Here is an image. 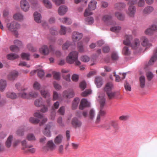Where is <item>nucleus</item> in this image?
I'll use <instances>...</instances> for the list:
<instances>
[{
  "label": "nucleus",
  "mask_w": 157,
  "mask_h": 157,
  "mask_svg": "<svg viewBox=\"0 0 157 157\" xmlns=\"http://www.w3.org/2000/svg\"><path fill=\"white\" fill-rule=\"evenodd\" d=\"M20 84L17 83L15 86L17 89L20 91L18 94L19 97L25 99H29L30 97L36 98L38 95V93L34 91H31L29 92L27 89L20 88Z\"/></svg>",
  "instance_id": "nucleus-1"
},
{
  "label": "nucleus",
  "mask_w": 157,
  "mask_h": 157,
  "mask_svg": "<svg viewBox=\"0 0 157 157\" xmlns=\"http://www.w3.org/2000/svg\"><path fill=\"white\" fill-rule=\"evenodd\" d=\"M98 100L100 104V110L98 114L97 117L96 121L97 122L100 121L101 117L104 116L106 113L104 109V107L106 104L105 98L104 96L99 95Z\"/></svg>",
  "instance_id": "nucleus-2"
},
{
  "label": "nucleus",
  "mask_w": 157,
  "mask_h": 157,
  "mask_svg": "<svg viewBox=\"0 0 157 157\" xmlns=\"http://www.w3.org/2000/svg\"><path fill=\"white\" fill-rule=\"evenodd\" d=\"M78 52L77 51L72 52L70 53L66 58L67 62L70 64H72L74 62L77 65H79L81 62L78 60Z\"/></svg>",
  "instance_id": "nucleus-3"
},
{
  "label": "nucleus",
  "mask_w": 157,
  "mask_h": 157,
  "mask_svg": "<svg viewBox=\"0 0 157 157\" xmlns=\"http://www.w3.org/2000/svg\"><path fill=\"white\" fill-rule=\"evenodd\" d=\"M7 26L9 29L13 32L14 34L16 37L18 35V33L16 29H19L20 28V25L17 22L13 21L10 23H8Z\"/></svg>",
  "instance_id": "nucleus-4"
},
{
  "label": "nucleus",
  "mask_w": 157,
  "mask_h": 157,
  "mask_svg": "<svg viewBox=\"0 0 157 157\" xmlns=\"http://www.w3.org/2000/svg\"><path fill=\"white\" fill-rule=\"evenodd\" d=\"M113 85L112 83H107L104 88V90L106 92V94L109 99L113 98L115 95L116 92L112 91L113 88Z\"/></svg>",
  "instance_id": "nucleus-5"
},
{
  "label": "nucleus",
  "mask_w": 157,
  "mask_h": 157,
  "mask_svg": "<svg viewBox=\"0 0 157 157\" xmlns=\"http://www.w3.org/2000/svg\"><path fill=\"white\" fill-rule=\"evenodd\" d=\"M97 2L94 0H92L90 2L88 5V8L86 9L84 13V16L86 17L91 15L92 13L91 10H94L96 8Z\"/></svg>",
  "instance_id": "nucleus-6"
},
{
  "label": "nucleus",
  "mask_w": 157,
  "mask_h": 157,
  "mask_svg": "<svg viewBox=\"0 0 157 157\" xmlns=\"http://www.w3.org/2000/svg\"><path fill=\"white\" fill-rule=\"evenodd\" d=\"M21 144L23 146L22 149L25 152L27 153L30 152L32 153H33L35 152V148H30L33 147V146L32 145H27L26 140H24L22 141L21 142Z\"/></svg>",
  "instance_id": "nucleus-7"
},
{
  "label": "nucleus",
  "mask_w": 157,
  "mask_h": 157,
  "mask_svg": "<svg viewBox=\"0 0 157 157\" xmlns=\"http://www.w3.org/2000/svg\"><path fill=\"white\" fill-rule=\"evenodd\" d=\"M53 49L54 48L52 45H50L49 48L47 46L44 45L40 48V51L42 54L47 55L49 54L50 51H53Z\"/></svg>",
  "instance_id": "nucleus-8"
},
{
  "label": "nucleus",
  "mask_w": 157,
  "mask_h": 157,
  "mask_svg": "<svg viewBox=\"0 0 157 157\" xmlns=\"http://www.w3.org/2000/svg\"><path fill=\"white\" fill-rule=\"evenodd\" d=\"M41 95L44 98H47L46 102L48 106L51 105V98L50 97V94L48 91L41 90L40 91Z\"/></svg>",
  "instance_id": "nucleus-9"
},
{
  "label": "nucleus",
  "mask_w": 157,
  "mask_h": 157,
  "mask_svg": "<svg viewBox=\"0 0 157 157\" xmlns=\"http://www.w3.org/2000/svg\"><path fill=\"white\" fill-rule=\"evenodd\" d=\"M14 43L17 46L11 45L10 47V49L13 52H18L19 50V48L18 46L20 47L22 45V42L19 40H14Z\"/></svg>",
  "instance_id": "nucleus-10"
},
{
  "label": "nucleus",
  "mask_w": 157,
  "mask_h": 157,
  "mask_svg": "<svg viewBox=\"0 0 157 157\" xmlns=\"http://www.w3.org/2000/svg\"><path fill=\"white\" fill-rule=\"evenodd\" d=\"M53 126V124L52 122L49 123L46 125L44 130L43 132V134L47 136L50 137L51 136V132L50 129Z\"/></svg>",
  "instance_id": "nucleus-11"
},
{
  "label": "nucleus",
  "mask_w": 157,
  "mask_h": 157,
  "mask_svg": "<svg viewBox=\"0 0 157 157\" xmlns=\"http://www.w3.org/2000/svg\"><path fill=\"white\" fill-rule=\"evenodd\" d=\"M21 9L24 11L26 12L29 10L30 5L27 0H21L20 2Z\"/></svg>",
  "instance_id": "nucleus-12"
},
{
  "label": "nucleus",
  "mask_w": 157,
  "mask_h": 157,
  "mask_svg": "<svg viewBox=\"0 0 157 157\" xmlns=\"http://www.w3.org/2000/svg\"><path fill=\"white\" fill-rule=\"evenodd\" d=\"M82 36L83 34L82 33L75 31L73 33L72 39L73 41L76 42L81 39Z\"/></svg>",
  "instance_id": "nucleus-13"
},
{
  "label": "nucleus",
  "mask_w": 157,
  "mask_h": 157,
  "mask_svg": "<svg viewBox=\"0 0 157 157\" xmlns=\"http://www.w3.org/2000/svg\"><path fill=\"white\" fill-rule=\"evenodd\" d=\"M74 94L73 90L71 89L65 90L63 92V97L66 98H72L74 96Z\"/></svg>",
  "instance_id": "nucleus-14"
},
{
  "label": "nucleus",
  "mask_w": 157,
  "mask_h": 157,
  "mask_svg": "<svg viewBox=\"0 0 157 157\" xmlns=\"http://www.w3.org/2000/svg\"><path fill=\"white\" fill-rule=\"evenodd\" d=\"M71 124L75 128L80 127L82 125V122L77 117H75L72 120Z\"/></svg>",
  "instance_id": "nucleus-15"
},
{
  "label": "nucleus",
  "mask_w": 157,
  "mask_h": 157,
  "mask_svg": "<svg viewBox=\"0 0 157 157\" xmlns=\"http://www.w3.org/2000/svg\"><path fill=\"white\" fill-rule=\"evenodd\" d=\"M90 103L86 98H82L79 106V109L81 110L84 109V107L90 106Z\"/></svg>",
  "instance_id": "nucleus-16"
},
{
  "label": "nucleus",
  "mask_w": 157,
  "mask_h": 157,
  "mask_svg": "<svg viewBox=\"0 0 157 157\" xmlns=\"http://www.w3.org/2000/svg\"><path fill=\"white\" fill-rule=\"evenodd\" d=\"M136 8L134 6H129L127 12L128 15L131 17H134L136 12Z\"/></svg>",
  "instance_id": "nucleus-17"
},
{
  "label": "nucleus",
  "mask_w": 157,
  "mask_h": 157,
  "mask_svg": "<svg viewBox=\"0 0 157 157\" xmlns=\"http://www.w3.org/2000/svg\"><path fill=\"white\" fill-rule=\"evenodd\" d=\"M95 83L98 88H100L101 86L103 81L102 78L100 76H97L95 77Z\"/></svg>",
  "instance_id": "nucleus-18"
},
{
  "label": "nucleus",
  "mask_w": 157,
  "mask_h": 157,
  "mask_svg": "<svg viewBox=\"0 0 157 157\" xmlns=\"http://www.w3.org/2000/svg\"><path fill=\"white\" fill-rule=\"evenodd\" d=\"M61 28L59 32L61 35H65L67 33H70L71 31V29L69 27H66L61 25Z\"/></svg>",
  "instance_id": "nucleus-19"
},
{
  "label": "nucleus",
  "mask_w": 157,
  "mask_h": 157,
  "mask_svg": "<svg viewBox=\"0 0 157 157\" xmlns=\"http://www.w3.org/2000/svg\"><path fill=\"white\" fill-rule=\"evenodd\" d=\"M157 59V48L154 51L153 55L151 56L150 60L148 64L149 65H152Z\"/></svg>",
  "instance_id": "nucleus-20"
},
{
  "label": "nucleus",
  "mask_w": 157,
  "mask_h": 157,
  "mask_svg": "<svg viewBox=\"0 0 157 157\" xmlns=\"http://www.w3.org/2000/svg\"><path fill=\"white\" fill-rule=\"evenodd\" d=\"M67 7L65 6H60L58 10L59 14L60 15H63L67 11Z\"/></svg>",
  "instance_id": "nucleus-21"
},
{
  "label": "nucleus",
  "mask_w": 157,
  "mask_h": 157,
  "mask_svg": "<svg viewBox=\"0 0 157 157\" xmlns=\"http://www.w3.org/2000/svg\"><path fill=\"white\" fill-rule=\"evenodd\" d=\"M141 41L142 42L141 44L143 46L150 47L152 44L149 43L147 39L145 36H143L141 38Z\"/></svg>",
  "instance_id": "nucleus-22"
},
{
  "label": "nucleus",
  "mask_w": 157,
  "mask_h": 157,
  "mask_svg": "<svg viewBox=\"0 0 157 157\" xmlns=\"http://www.w3.org/2000/svg\"><path fill=\"white\" fill-rule=\"evenodd\" d=\"M133 38L132 36L126 35L125 36V39L123 41V43L126 45H128L130 44L131 40Z\"/></svg>",
  "instance_id": "nucleus-23"
},
{
  "label": "nucleus",
  "mask_w": 157,
  "mask_h": 157,
  "mask_svg": "<svg viewBox=\"0 0 157 157\" xmlns=\"http://www.w3.org/2000/svg\"><path fill=\"white\" fill-rule=\"evenodd\" d=\"M18 75L17 71H14L11 72L10 74L8 76V79L10 80H14L17 77Z\"/></svg>",
  "instance_id": "nucleus-24"
},
{
  "label": "nucleus",
  "mask_w": 157,
  "mask_h": 157,
  "mask_svg": "<svg viewBox=\"0 0 157 157\" xmlns=\"http://www.w3.org/2000/svg\"><path fill=\"white\" fill-rule=\"evenodd\" d=\"M140 86L141 88H144L146 83V78L144 75L140 76L139 78Z\"/></svg>",
  "instance_id": "nucleus-25"
},
{
  "label": "nucleus",
  "mask_w": 157,
  "mask_h": 157,
  "mask_svg": "<svg viewBox=\"0 0 157 157\" xmlns=\"http://www.w3.org/2000/svg\"><path fill=\"white\" fill-rule=\"evenodd\" d=\"M34 17L35 21L37 23H41V16L40 13H38L37 12H36L34 13Z\"/></svg>",
  "instance_id": "nucleus-26"
},
{
  "label": "nucleus",
  "mask_w": 157,
  "mask_h": 157,
  "mask_svg": "<svg viewBox=\"0 0 157 157\" xmlns=\"http://www.w3.org/2000/svg\"><path fill=\"white\" fill-rule=\"evenodd\" d=\"M112 17L110 15H105L104 16L102 20L105 23L110 25V22L112 20Z\"/></svg>",
  "instance_id": "nucleus-27"
},
{
  "label": "nucleus",
  "mask_w": 157,
  "mask_h": 157,
  "mask_svg": "<svg viewBox=\"0 0 157 157\" xmlns=\"http://www.w3.org/2000/svg\"><path fill=\"white\" fill-rule=\"evenodd\" d=\"M59 20L60 22L66 24L68 25H71L72 22L71 20L69 18L65 17L59 18Z\"/></svg>",
  "instance_id": "nucleus-28"
},
{
  "label": "nucleus",
  "mask_w": 157,
  "mask_h": 157,
  "mask_svg": "<svg viewBox=\"0 0 157 157\" xmlns=\"http://www.w3.org/2000/svg\"><path fill=\"white\" fill-rule=\"evenodd\" d=\"M7 86L6 82L5 80H0V91H3L5 89Z\"/></svg>",
  "instance_id": "nucleus-29"
},
{
  "label": "nucleus",
  "mask_w": 157,
  "mask_h": 157,
  "mask_svg": "<svg viewBox=\"0 0 157 157\" xmlns=\"http://www.w3.org/2000/svg\"><path fill=\"white\" fill-rule=\"evenodd\" d=\"M154 10L153 8L151 6H147L143 10V13L144 14H149L152 12Z\"/></svg>",
  "instance_id": "nucleus-30"
},
{
  "label": "nucleus",
  "mask_w": 157,
  "mask_h": 157,
  "mask_svg": "<svg viewBox=\"0 0 157 157\" xmlns=\"http://www.w3.org/2000/svg\"><path fill=\"white\" fill-rule=\"evenodd\" d=\"M126 5L124 2L117 3L115 5V8L118 10H121L125 7Z\"/></svg>",
  "instance_id": "nucleus-31"
},
{
  "label": "nucleus",
  "mask_w": 157,
  "mask_h": 157,
  "mask_svg": "<svg viewBox=\"0 0 157 157\" xmlns=\"http://www.w3.org/2000/svg\"><path fill=\"white\" fill-rule=\"evenodd\" d=\"M140 45V42L139 39H136L135 40L133 43L131 44V47L133 49H136Z\"/></svg>",
  "instance_id": "nucleus-32"
},
{
  "label": "nucleus",
  "mask_w": 157,
  "mask_h": 157,
  "mask_svg": "<svg viewBox=\"0 0 157 157\" xmlns=\"http://www.w3.org/2000/svg\"><path fill=\"white\" fill-rule=\"evenodd\" d=\"M7 57L8 59L12 60L19 58V56L15 53H11L8 54L7 55Z\"/></svg>",
  "instance_id": "nucleus-33"
},
{
  "label": "nucleus",
  "mask_w": 157,
  "mask_h": 157,
  "mask_svg": "<svg viewBox=\"0 0 157 157\" xmlns=\"http://www.w3.org/2000/svg\"><path fill=\"white\" fill-rule=\"evenodd\" d=\"M86 24L88 25H91L94 22V18L92 17H88L85 19Z\"/></svg>",
  "instance_id": "nucleus-34"
},
{
  "label": "nucleus",
  "mask_w": 157,
  "mask_h": 157,
  "mask_svg": "<svg viewBox=\"0 0 157 157\" xmlns=\"http://www.w3.org/2000/svg\"><path fill=\"white\" fill-rule=\"evenodd\" d=\"M13 18L16 20L21 21L23 20V15L21 13H18L13 15Z\"/></svg>",
  "instance_id": "nucleus-35"
},
{
  "label": "nucleus",
  "mask_w": 157,
  "mask_h": 157,
  "mask_svg": "<svg viewBox=\"0 0 157 157\" xmlns=\"http://www.w3.org/2000/svg\"><path fill=\"white\" fill-rule=\"evenodd\" d=\"M79 101L80 99L78 98H76L74 99L72 104V108L73 109H75L77 108L78 106Z\"/></svg>",
  "instance_id": "nucleus-36"
},
{
  "label": "nucleus",
  "mask_w": 157,
  "mask_h": 157,
  "mask_svg": "<svg viewBox=\"0 0 157 157\" xmlns=\"http://www.w3.org/2000/svg\"><path fill=\"white\" fill-rule=\"evenodd\" d=\"M13 138V136L12 135H10L8 138L6 142V145L7 147H9L11 146Z\"/></svg>",
  "instance_id": "nucleus-37"
},
{
  "label": "nucleus",
  "mask_w": 157,
  "mask_h": 157,
  "mask_svg": "<svg viewBox=\"0 0 157 157\" xmlns=\"http://www.w3.org/2000/svg\"><path fill=\"white\" fill-rule=\"evenodd\" d=\"M43 2L44 6L48 9H51L52 7V4L49 0H43Z\"/></svg>",
  "instance_id": "nucleus-38"
},
{
  "label": "nucleus",
  "mask_w": 157,
  "mask_h": 157,
  "mask_svg": "<svg viewBox=\"0 0 157 157\" xmlns=\"http://www.w3.org/2000/svg\"><path fill=\"white\" fill-rule=\"evenodd\" d=\"M123 54L124 55L129 56L131 54V51L127 47H124L122 50Z\"/></svg>",
  "instance_id": "nucleus-39"
},
{
  "label": "nucleus",
  "mask_w": 157,
  "mask_h": 157,
  "mask_svg": "<svg viewBox=\"0 0 157 157\" xmlns=\"http://www.w3.org/2000/svg\"><path fill=\"white\" fill-rule=\"evenodd\" d=\"M115 15L117 19L120 20H123L124 18V15L119 12H116Z\"/></svg>",
  "instance_id": "nucleus-40"
},
{
  "label": "nucleus",
  "mask_w": 157,
  "mask_h": 157,
  "mask_svg": "<svg viewBox=\"0 0 157 157\" xmlns=\"http://www.w3.org/2000/svg\"><path fill=\"white\" fill-rule=\"evenodd\" d=\"M30 54L29 53L23 52L21 54V58L23 59L29 60L30 59Z\"/></svg>",
  "instance_id": "nucleus-41"
},
{
  "label": "nucleus",
  "mask_w": 157,
  "mask_h": 157,
  "mask_svg": "<svg viewBox=\"0 0 157 157\" xmlns=\"http://www.w3.org/2000/svg\"><path fill=\"white\" fill-rule=\"evenodd\" d=\"M6 96L7 97L13 99L16 98L17 97V95L16 93L12 92L7 93Z\"/></svg>",
  "instance_id": "nucleus-42"
},
{
  "label": "nucleus",
  "mask_w": 157,
  "mask_h": 157,
  "mask_svg": "<svg viewBox=\"0 0 157 157\" xmlns=\"http://www.w3.org/2000/svg\"><path fill=\"white\" fill-rule=\"evenodd\" d=\"M27 139L29 141H34L36 140L34 134L32 133H29L27 136Z\"/></svg>",
  "instance_id": "nucleus-43"
},
{
  "label": "nucleus",
  "mask_w": 157,
  "mask_h": 157,
  "mask_svg": "<svg viewBox=\"0 0 157 157\" xmlns=\"http://www.w3.org/2000/svg\"><path fill=\"white\" fill-rule=\"evenodd\" d=\"M24 128L23 127H21L17 130L16 133L19 136H22L24 134Z\"/></svg>",
  "instance_id": "nucleus-44"
},
{
  "label": "nucleus",
  "mask_w": 157,
  "mask_h": 157,
  "mask_svg": "<svg viewBox=\"0 0 157 157\" xmlns=\"http://www.w3.org/2000/svg\"><path fill=\"white\" fill-rule=\"evenodd\" d=\"M147 79L149 81H150L153 78L154 75L151 71H148L146 74Z\"/></svg>",
  "instance_id": "nucleus-45"
},
{
  "label": "nucleus",
  "mask_w": 157,
  "mask_h": 157,
  "mask_svg": "<svg viewBox=\"0 0 157 157\" xmlns=\"http://www.w3.org/2000/svg\"><path fill=\"white\" fill-rule=\"evenodd\" d=\"M63 137L61 135H59L55 138V142L56 144H58L61 142Z\"/></svg>",
  "instance_id": "nucleus-46"
},
{
  "label": "nucleus",
  "mask_w": 157,
  "mask_h": 157,
  "mask_svg": "<svg viewBox=\"0 0 157 157\" xmlns=\"http://www.w3.org/2000/svg\"><path fill=\"white\" fill-rule=\"evenodd\" d=\"M121 27L119 26H114L111 28V30L114 32L118 33L121 30Z\"/></svg>",
  "instance_id": "nucleus-47"
},
{
  "label": "nucleus",
  "mask_w": 157,
  "mask_h": 157,
  "mask_svg": "<svg viewBox=\"0 0 157 157\" xmlns=\"http://www.w3.org/2000/svg\"><path fill=\"white\" fill-rule=\"evenodd\" d=\"M71 45V42L69 41H67L63 45L62 48L64 50H66Z\"/></svg>",
  "instance_id": "nucleus-48"
},
{
  "label": "nucleus",
  "mask_w": 157,
  "mask_h": 157,
  "mask_svg": "<svg viewBox=\"0 0 157 157\" xmlns=\"http://www.w3.org/2000/svg\"><path fill=\"white\" fill-rule=\"evenodd\" d=\"M42 99L40 98L39 99H36L35 102V104L37 107H40L42 104Z\"/></svg>",
  "instance_id": "nucleus-49"
},
{
  "label": "nucleus",
  "mask_w": 157,
  "mask_h": 157,
  "mask_svg": "<svg viewBox=\"0 0 157 157\" xmlns=\"http://www.w3.org/2000/svg\"><path fill=\"white\" fill-rule=\"evenodd\" d=\"M78 48L79 52H82L84 51L83 43L82 42L80 41L78 43Z\"/></svg>",
  "instance_id": "nucleus-50"
},
{
  "label": "nucleus",
  "mask_w": 157,
  "mask_h": 157,
  "mask_svg": "<svg viewBox=\"0 0 157 157\" xmlns=\"http://www.w3.org/2000/svg\"><path fill=\"white\" fill-rule=\"evenodd\" d=\"M29 121L31 123L34 124H37L38 123L40 120L37 118H36L33 117H31L29 119Z\"/></svg>",
  "instance_id": "nucleus-51"
},
{
  "label": "nucleus",
  "mask_w": 157,
  "mask_h": 157,
  "mask_svg": "<svg viewBox=\"0 0 157 157\" xmlns=\"http://www.w3.org/2000/svg\"><path fill=\"white\" fill-rule=\"evenodd\" d=\"M111 57L113 60H116L118 58V53L116 51L113 52L112 54Z\"/></svg>",
  "instance_id": "nucleus-52"
},
{
  "label": "nucleus",
  "mask_w": 157,
  "mask_h": 157,
  "mask_svg": "<svg viewBox=\"0 0 157 157\" xmlns=\"http://www.w3.org/2000/svg\"><path fill=\"white\" fill-rule=\"evenodd\" d=\"M27 47L28 49L30 51L35 52L36 51L37 49L36 48H34L32 44H28L27 45Z\"/></svg>",
  "instance_id": "nucleus-53"
},
{
  "label": "nucleus",
  "mask_w": 157,
  "mask_h": 157,
  "mask_svg": "<svg viewBox=\"0 0 157 157\" xmlns=\"http://www.w3.org/2000/svg\"><path fill=\"white\" fill-rule=\"evenodd\" d=\"M153 33L154 32L153 31V30L150 27L148 28L145 31V34L149 35H152L153 34Z\"/></svg>",
  "instance_id": "nucleus-54"
},
{
  "label": "nucleus",
  "mask_w": 157,
  "mask_h": 157,
  "mask_svg": "<svg viewBox=\"0 0 157 157\" xmlns=\"http://www.w3.org/2000/svg\"><path fill=\"white\" fill-rule=\"evenodd\" d=\"M33 88L37 90H39L40 88V84L37 82H36L33 85Z\"/></svg>",
  "instance_id": "nucleus-55"
},
{
  "label": "nucleus",
  "mask_w": 157,
  "mask_h": 157,
  "mask_svg": "<svg viewBox=\"0 0 157 157\" xmlns=\"http://www.w3.org/2000/svg\"><path fill=\"white\" fill-rule=\"evenodd\" d=\"M81 60L84 62H88L90 60V58L88 56L84 55L81 57Z\"/></svg>",
  "instance_id": "nucleus-56"
},
{
  "label": "nucleus",
  "mask_w": 157,
  "mask_h": 157,
  "mask_svg": "<svg viewBox=\"0 0 157 157\" xmlns=\"http://www.w3.org/2000/svg\"><path fill=\"white\" fill-rule=\"evenodd\" d=\"M34 116L36 117H37V119H42L43 117V115L40 113L39 112H36L33 115Z\"/></svg>",
  "instance_id": "nucleus-57"
},
{
  "label": "nucleus",
  "mask_w": 157,
  "mask_h": 157,
  "mask_svg": "<svg viewBox=\"0 0 157 157\" xmlns=\"http://www.w3.org/2000/svg\"><path fill=\"white\" fill-rule=\"evenodd\" d=\"M37 71V75L40 78L42 77L44 75V71L40 69H38Z\"/></svg>",
  "instance_id": "nucleus-58"
},
{
  "label": "nucleus",
  "mask_w": 157,
  "mask_h": 157,
  "mask_svg": "<svg viewBox=\"0 0 157 157\" xmlns=\"http://www.w3.org/2000/svg\"><path fill=\"white\" fill-rule=\"evenodd\" d=\"M53 75L55 79L57 80H59L60 79V76L59 72H53Z\"/></svg>",
  "instance_id": "nucleus-59"
},
{
  "label": "nucleus",
  "mask_w": 157,
  "mask_h": 157,
  "mask_svg": "<svg viewBox=\"0 0 157 157\" xmlns=\"http://www.w3.org/2000/svg\"><path fill=\"white\" fill-rule=\"evenodd\" d=\"M91 91L90 90H86L82 94L83 96L85 97L91 93Z\"/></svg>",
  "instance_id": "nucleus-60"
},
{
  "label": "nucleus",
  "mask_w": 157,
  "mask_h": 157,
  "mask_svg": "<svg viewBox=\"0 0 157 157\" xmlns=\"http://www.w3.org/2000/svg\"><path fill=\"white\" fill-rule=\"evenodd\" d=\"M111 123L112 125L116 130H118L119 129V127L118 125V124L116 121H113Z\"/></svg>",
  "instance_id": "nucleus-61"
},
{
  "label": "nucleus",
  "mask_w": 157,
  "mask_h": 157,
  "mask_svg": "<svg viewBox=\"0 0 157 157\" xmlns=\"http://www.w3.org/2000/svg\"><path fill=\"white\" fill-rule=\"evenodd\" d=\"M50 31L52 35H55L57 32V29L54 27L51 28Z\"/></svg>",
  "instance_id": "nucleus-62"
},
{
  "label": "nucleus",
  "mask_w": 157,
  "mask_h": 157,
  "mask_svg": "<svg viewBox=\"0 0 157 157\" xmlns=\"http://www.w3.org/2000/svg\"><path fill=\"white\" fill-rule=\"evenodd\" d=\"M95 111L94 109H91L90 112V119H93L95 117Z\"/></svg>",
  "instance_id": "nucleus-63"
},
{
  "label": "nucleus",
  "mask_w": 157,
  "mask_h": 157,
  "mask_svg": "<svg viewBox=\"0 0 157 157\" xmlns=\"http://www.w3.org/2000/svg\"><path fill=\"white\" fill-rule=\"evenodd\" d=\"M47 146L51 148H53L55 146L52 140L49 141L47 143Z\"/></svg>",
  "instance_id": "nucleus-64"
}]
</instances>
